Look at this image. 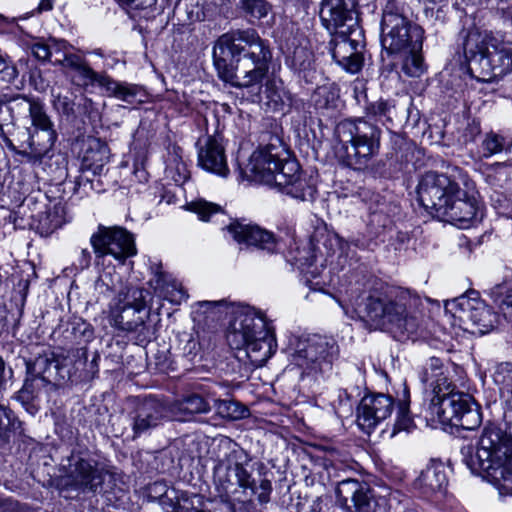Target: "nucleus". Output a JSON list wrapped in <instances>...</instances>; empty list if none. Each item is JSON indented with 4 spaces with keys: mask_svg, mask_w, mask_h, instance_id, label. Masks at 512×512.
Wrapping results in <instances>:
<instances>
[{
    "mask_svg": "<svg viewBox=\"0 0 512 512\" xmlns=\"http://www.w3.org/2000/svg\"><path fill=\"white\" fill-rule=\"evenodd\" d=\"M271 59L268 42L253 28L231 29L217 39L213 48L219 78L236 88L261 84Z\"/></svg>",
    "mask_w": 512,
    "mask_h": 512,
    "instance_id": "1",
    "label": "nucleus"
},
{
    "mask_svg": "<svg viewBox=\"0 0 512 512\" xmlns=\"http://www.w3.org/2000/svg\"><path fill=\"white\" fill-rule=\"evenodd\" d=\"M352 305L360 320L399 338L416 334L424 322V299L401 286L359 295Z\"/></svg>",
    "mask_w": 512,
    "mask_h": 512,
    "instance_id": "2",
    "label": "nucleus"
},
{
    "mask_svg": "<svg viewBox=\"0 0 512 512\" xmlns=\"http://www.w3.org/2000/svg\"><path fill=\"white\" fill-rule=\"evenodd\" d=\"M282 128L271 124L269 131L260 136V146L253 152L246 171L257 182L274 185L278 190L292 198L312 201L317 192L312 179L303 174L299 163L288 158L283 143Z\"/></svg>",
    "mask_w": 512,
    "mask_h": 512,
    "instance_id": "3",
    "label": "nucleus"
},
{
    "mask_svg": "<svg viewBox=\"0 0 512 512\" xmlns=\"http://www.w3.org/2000/svg\"><path fill=\"white\" fill-rule=\"evenodd\" d=\"M461 455L473 474L490 478L501 495L512 496V442L501 428L486 425L476 447L463 446Z\"/></svg>",
    "mask_w": 512,
    "mask_h": 512,
    "instance_id": "4",
    "label": "nucleus"
},
{
    "mask_svg": "<svg viewBox=\"0 0 512 512\" xmlns=\"http://www.w3.org/2000/svg\"><path fill=\"white\" fill-rule=\"evenodd\" d=\"M226 339L237 351V359H248L255 367L263 366L277 348L274 327L262 312L250 306L234 312Z\"/></svg>",
    "mask_w": 512,
    "mask_h": 512,
    "instance_id": "5",
    "label": "nucleus"
},
{
    "mask_svg": "<svg viewBox=\"0 0 512 512\" xmlns=\"http://www.w3.org/2000/svg\"><path fill=\"white\" fill-rule=\"evenodd\" d=\"M88 366L86 347L69 350L66 355L46 353L27 363V378L18 393L19 400L29 404L53 388L72 379Z\"/></svg>",
    "mask_w": 512,
    "mask_h": 512,
    "instance_id": "6",
    "label": "nucleus"
},
{
    "mask_svg": "<svg viewBox=\"0 0 512 512\" xmlns=\"http://www.w3.org/2000/svg\"><path fill=\"white\" fill-rule=\"evenodd\" d=\"M344 154L345 164L355 170L368 166L379 153L381 129L365 117L350 118L341 121L336 128Z\"/></svg>",
    "mask_w": 512,
    "mask_h": 512,
    "instance_id": "7",
    "label": "nucleus"
},
{
    "mask_svg": "<svg viewBox=\"0 0 512 512\" xmlns=\"http://www.w3.org/2000/svg\"><path fill=\"white\" fill-rule=\"evenodd\" d=\"M148 291L139 287H126L118 292L110 305L109 322L116 329L132 335L137 345L144 346L152 339V331L146 325L145 312Z\"/></svg>",
    "mask_w": 512,
    "mask_h": 512,
    "instance_id": "8",
    "label": "nucleus"
},
{
    "mask_svg": "<svg viewBox=\"0 0 512 512\" xmlns=\"http://www.w3.org/2000/svg\"><path fill=\"white\" fill-rule=\"evenodd\" d=\"M61 470L65 474L64 485L79 493H109L103 485L112 475L87 448H75L62 460Z\"/></svg>",
    "mask_w": 512,
    "mask_h": 512,
    "instance_id": "9",
    "label": "nucleus"
},
{
    "mask_svg": "<svg viewBox=\"0 0 512 512\" xmlns=\"http://www.w3.org/2000/svg\"><path fill=\"white\" fill-rule=\"evenodd\" d=\"M424 31L409 21L394 0H389L381 21V45L389 55H397L408 49H422Z\"/></svg>",
    "mask_w": 512,
    "mask_h": 512,
    "instance_id": "10",
    "label": "nucleus"
},
{
    "mask_svg": "<svg viewBox=\"0 0 512 512\" xmlns=\"http://www.w3.org/2000/svg\"><path fill=\"white\" fill-rule=\"evenodd\" d=\"M338 357L336 340L318 334L296 339L291 352L292 362L307 374L329 373Z\"/></svg>",
    "mask_w": 512,
    "mask_h": 512,
    "instance_id": "11",
    "label": "nucleus"
},
{
    "mask_svg": "<svg viewBox=\"0 0 512 512\" xmlns=\"http://www.w3.org/2000/svg\"><path fill=\"white\" fill-rule=\"evenodd\" d=\"M221 446L226 450L214 468V476L224 489L230 485H237L244 491L249 490L252 495L257 493L256 480L247 469L250 458L244 449L230 439L222 441Z\"/></svg>",
    "mask_w": 512,
    "mask_h": 512,
    "instance_id": "12",
    "label": "nucleus"
},
{
    "mask_svg": "<svg viewBox=\"0 0 512 512\" xmlns=\"http://www.w3.org/2000/svg\"><path fill=\"white\" fill-rule=\"evenodd\" d=\"M445 309L463 324H471L472 333L485 334L497 322V315L480 299L475 290L447 301Z\"/></svg>",
    "mask_w": 512,
    "mask_h": 512,
    "instance_id": "13",
    "label": "nucleus"
},
{
    "mask_svg": "<svg viewBox=\"0 0 512 512\" xmlns=\"http://www.w3.org/2000/svg\"><path fill=\"white\" fill-rule=\"evenodd\" d=\"M90 244L97 260L112 256L120 263H124L128 257L136 254L132 234L121 227L99 225L90 237Z\"/></svg>",
    "mask_w": 512,
    "mask_h": 512,
    "instance_id": "14",
    "label": "nucleus"
},
{
    "mask_svg": "<svg viewBox=\"0 0 512 512\" xmlns=\"http://www.w3.org/2000/svg\"><path fill=\"white\" fill-rule=\"evenodd\" d=\"M455 192L461 194L457 182L446 174L430 171L418 183L417 199L428 213L436 217Z\"/></svg>",
    "mask_w": 512,
    "mask_h": 512,
    "instance_id": "15",
    "label": "nucleus"
},
{
    "mask_svg": "<svg viewBox=\"0 0 512 512\" xmlns=\"http://www.w3.org/2000/svg\"><path fill=\"white\" fill-rule=\"evenodd\" d=\"M454 385L449 390L432 396L428 410L432 419L443 425L473 430L481 424L479 411H468L467 414L456 416Z\"/></svg>",
    "mask_w": 512,
    "mask_h": 512,
    "instance_id": "16",
    "label": "nucleus"
},
{
    "mask_svg": "<svg viewBox=\"0 0 512 512\" xmlns=\"http://www.w3.org/2000/svg\"><path fill=\"white\" fill-rule=\"evenodd\" d=\"M110 157V150L108 145L98 138L88 139L86 148L84 150L81 161V174L77 179L79 188H83L85 192L87 189L100 192V181H96L90 177L101 175L105 165L108 163Z\"/></svg>",
    "mask_w": 512,
    "mask_h": 512,
    "instance_id": "17",
    "label": "nucleus"
},
{
    "mask_svg": "<svg viewBox=\"0 0 512 512\" xmlns=\"http://www.w3.org/2000/svg\"><path fill=\"white\" fill-rule=\"evenodd\" d=\"M319 16L323 27L330 33L343 31L361 35L356 5L352 3L345 0H322Z\"/></svg>",
    "mask_w": 512,
    "mask_h": 512,
    "instance_id": "18",
    "label": "nucleus"
},
{
    "mask_svg": "<svg viewBox=\"0 0 512 512\" xmlns=\"http://www.w3.org/2000/svg\"><path fill=\"white\" fill-rule=\"evenodd\" d=\"M338 505L345 512H377L378 503L371 488L356 479H345L336 488Z\"/></svg>",
    "mask_w": 512,
    "mask_h": 512,
    "instance_id": "19",
    "label": "nucleus"
},
{
    "mask_svg": "<svg viewBox=\"0 0 512 512\" xmlns=\"http://www.w3.org/2000/svg\"><path fill=\"white\" fill-rule=\"evenodd\" d=\"M354 33L343 31L331 33L332 38L328 43V50L335 63L352 74L359 72L364 63V44L350 37Z\"/></svg>",
    "mask_w": 512,
    "mask_h": 512,
    "instance_id": "20",
    "label": "nucleus"
},
{
    "mask_svg": "<svg viewBox=\"0 0 512 512\" xmlns=\"http://www.w3.org/2000/svg\"><path fill=\"white\" fill-rule=\"evenodd\" d=\"M393 409L394 400L389 395H365L357 407V425L362 431L369 434L392 414Z\"/></svg>",
    "mask_w": 512,
    "mask_h": 512,
    "instance_id": "21",
    "label": "nucleus"
},
{
    "mask_svg": "<svg viewBox=\"0 0 512 512\" xmlns=\"http://www.w3.org/2000/svg\"><path fill=\"white\" fill-rule=\"evenodd\" d=\"M228 231L240 244L253 247L267 254H277L282 251V242L270 231L258 225L231 223Z\"/></svg>",
    "mask_w": 512,
    "mask_h": 512,
    "instance_id": "22",
    "label": "nucleus"
},
{
    "mask_svg": "<svg viewBox=\"0 0 512 512\" xmlns=\"http://www.w3.org/2000/svg\"><path fill=\"white\" fill-rule=\"evenodd\" d=\"M457 41L473 71L479 66V58L486 57L490 50L496 49L500 40L490 31L472 27L461 30Z\"/></svg>",
    "mask_w": 512,
    "mask_h": 512,
    "instance_id": "23",
    "label": "nucleus"
},
{
    "mask_svg": "<svg viewBox=\"0 0 512 512\" xmlns=\"http://www.w3.org/2000/svg\"><path fill=\"white\" fill-rule=\"evenodd\" d=\"M460 192L461 194L455 192L451 195L450 200L447 201L448 203L444 205L436 217L460 228H466L477 218L479 209L473 196H469L461 188Z\"/></svg>",
    "mask_w": 512,
    "mask_h": 512,
    "instance_id": "24",
    "label": "nucleus"
},
{
    "mask_svg": "<svg viewBox=\"0 0 512 512\" xmlns=\"http://www.w3.org/2000/svg\"><path fill=\"white\" fill-rule=\"evenodd\" d=\"M15 109L22 111L23 118L30 119L31 128L52 148L57 139V133L46 112L45 105L39 100L24 96V101L20 102V105H16Z\"/></svg>",
    "mask_w": 512,
    "mask_h": 512,
    "instance_id": "25",
    "label": "nucleus"
},
{
    "mask_svg": "<svg viewBox=\"0 0 512 512\" xmlns=\"http://www.w3.org/2000/svg\"><path fill=\"white\" fill-rule=\"evenodd\" d=\"M475 71L478 79L492 81L512 71V51L499 41L496 49L490 50L486 57L479 58V66Z\"/></svg>",
    "mask_w": 512,
    "mask_h": 512,
    "instance_id": "26",
    "label": "nucleus"
},
{
    "mask_svg": "<svg viewBox=\"0 0 512 512\" xmlns=\"http://www.w3.org/2000/svg\"><path fill=\"white\" fill-rule=\"evenodd\" d=\"M198 164L204 170L226 178L229 175L225 149L215 136L198 142Z\"/></svg>",
    "mask_w": 512,
    "mask_h": 512,
    "instance_id": "27",
    "label": "nucleus"
},
{
    "mask_svg": "<svg viewBox=\"0 0 512 512\" xmlns=\"http://www.w3.org/2000/svg\"><path fill=\"white\" fill-rule=\"evenodd\" d=\"M150 271L152 277L149 280V285L154 290L156 296L172 304H180L188 297L181 283L171 274L164 271L160 262L152 263Z\"/></svg>",
    "mask_w": 512,
    "mask_h": 512,
    "instance_id": "28",
    "label": "nucleus"
},
{
    "mask_svg": "<svg viewBox=\"0 0 512 512\" xmlns=\"http://www.w3.org/2000/svg\"><path fill=\"white\" fill-rule=\"evenodd\" d=\"M166 407L159 400L149 397L134 411L132 430L134 436H140L156 428L166 417Z\"/></svg>",
    "mask_w": 512,
    "mask_h": 512,
    "instance_id": "29",
    "label": "nucleus"
},
{
    "mask_svg": "<svg viewBox=\"0 0 512 512\" xmlns=\"http://www.w3.org/2000/svg\"><path fill=\"white\" fill-rule=\"evenodd\" d=\"M12 135L20 147L19 155L25 157L28 162H40L52 149L31 127H18Z\"/></svg>",
    "mask_w": 512,
    "mask_h": 512,
    "instance_id": "30",
    "label": "nucleus"
},
{
    "mask_svg": "<svg viewBox=\"0 0 512 512\" xmlns=\"http://www.w3.org/2000/svg\"><path fill=\"white\" fill-rule=\"evenodd\" d=\"M448 485L446 468L440 462H432L418 476L414 482L415 489L425 497L442 495Z\"/></svg>",
    "mask_w": 512,
    "mask_h": 512,
    "instance_id": "31",
    "label": "nucleus"
},
{
    "mask_svg": "<svg viewBox=\"0 0 512 512\" xmlns=\"http://www.w3.org/2000/svg\"><path fill=\"white\" fill-rule=\"evenodd\" d=\"M419 379L425 390L430 389L432 396L452 387V383L448 382L444 374L442 361L436 357H431L426 361L419 372Z\"/></svg>",
    "mask_w": 512,
    "mask_h": 512,
    "instance_id": "32",
    "label": "nucleus"
},
{
    "mask_svg": "<svg viewBox=\"0 0 512 512\" xmlns=\"http://www.w3.org/2000/svg\"><path fill=\"white\" fill-rule=\"evenodd\" d=\"M173 418L177 421H191L196 415L207 414L211 411L209 402L199 394H189L170 406Z\"/></svg>",
    "mask_w": 512,
    "mask_h": 512,
    "instance_id": "33",
    "label": "nucleus"
},
{
    "mask_svg": "<svg viewBox=\"0 0 512 512\" xmlns=\"http://www.w3.org/2000/svg\"><path fill=\"white\" fill-rule=\"evenodd\" d=\"M100 87L105 90L108 97H114L128 104L142 101L138 97L143 95V89L137 84L117 81L106 74Z\"/></svg>",
    "mask_w": 512,
    "mask_h": 512,
    "instance_id": "34",
    "label": "nucleus"
},
{
    "mask_svg": "<svg viewBox=\"0 0 512 512\" xmlns=\"http://www.w3.org/2000/svg\"><path fill=\"white\" fill-rule=\"evenodd\" d=\"M67 62V68L75 72V83L82 87L101 85L106 73H98L92 69L87 60L80 56H70Z\"/></svg>",
    "mask_w": 512,
    "mask_h": 512,
    "instance_id": "35",
    "label": "nucleus"
},
{
    "mask_svg": "<svg viewBox=\"0 0 512 512\" xmlns=\"http://www.w3.org/2000/svg\"><path fill=\"white\" fill-rule=\"evenodd\" d=\"M292 68L308 83H313L317 78L313 52L306 46L295 47L292 58Z\"/></svg>",
    "mask_w": 512,
    "mask_h": 512,
    "instance_id": "36",
    "label": "nucleus"
},
{
    "mask_svg": "<svg viewBox=\"0 0 512 512\" xmlns=\"http://www.w3.org/2000/svg\"><path fill=\"white\" fill-rule=\"evenodd\" d=\"M364 111L367 118L381 122L388 129L394 125L398 114L395 102L383 99L368 103Z\"/></svg>",
    "mask_w": 512,
    "mask_h": 512,
    "instance_id": "37",
    "label": "nucleus"
},
{
    "mask_svg": "<svg viewBox=\"0 0 512 512\" xmlns=\"http://www.w3.org/2000/svg\"><path fill=\"white\" fill-rule=\"evenodd\" d=\"M264 94L265 104L272 111L284 113L285 108L290 106V96L282 87V83H277L275 80L267 81Z\"/></svg>",
    "mask_w": 512,
    "mask_h": 512,
    "instance_id": "38",
    "label": "nucleus"
},
{
    "mask_svg": "<svg viewBox=\"0 0 512 512\" xmlns=\"http://www.w3.org/2000/svg\"><path fill=\"white\" fill-rule=\"evenodd\" d=\"M190 501L192 506H194V504L200 505L201 496L197 494H189L187 492L171 488L169 492L159 500L158 503L164 512H182L184 502Z\"/></svg>",
    "mask_w": 512,
    "mask_h": 512,
    "instance_id": "39",
    "label": "nucleus"
},
{
    "mask_svg": "<svg viewBox=\"0 0 512 512\" xmlns=\"http://www.w3.org/2000/svg\"><path fill=\"white\" fill-rule=\"evenodd\" d=\"M65 223L64 207L54 205L45 212L39 214L37 230L41 236H49Z\"/></svg>",
    "mask_w": 512,
    "mask_h": 512,
    "instance_id": "40",
    "label": "nucleus"
},
{
    "mask_svg": "<svg viewBox=\"0 0 512 512\" xmlns=\"http://www.w3.org/2000/svg\"><path fill=\"white\" fill-rule=\"evenodd\" d=\"M480 149L484 158H489L503 152L510 153L512 149V139L490 131L484 135Z\"/></svg>",
    "mask_w": 512,
    "mask_h": 512,
    "instance_id": "41",
    "label": "nucleus"
},
{
    "mask_svg": "<svg viewBox=\"0 0 512 512\" xmlns=\"http://www.w3.org/2000/svg\"><path fill=\"white\" fill-rule=\"evenodd\" d=\"M422 49H408L398 56L402 59V71L409 77H420L425 71L424 59L421 54Z\"/></svg>",
    "mask_w": 512,
    "mask_h": 512,
    "instance_id": "42",
    "label": "nucleus"
},
{
    "mask_svg": "<svg viewBox=\"0 0 512 512\" xmlns=\"http://www.w3.org/2000/svg\"><path fill=\"white\" fill-rule=\"evenodd\" d=\"M24 101V96L11 97L8 94L0 95V127L13 124L16 119L22 117V111L16 110V105Z\"/></svg>",
    "mask_w": 512,
    "mask_h": 512,
    "instance_id": "43",
    "label": "nucleus"
},
{
    "mask_svg": "<svg viewBox=\"0 0 512 512\" xmlns=\"http://www.w3.org/2000/svg\"><path fill=\"white\" fill-rule=\"evenodd\" d=\"M217 414L227 420H239L248 416L249 410L240 402L230 399L215 400Z\"/></svg>",
    "mask_w": 512,
    "mask_h": 512,
    "instance_id": "44",
    "label": "nucleus"
},
{
    "mask_svg": "<svg viewBox=\"0 0 512 512\" xmlns=\"http://www.w3.org/2000/svg\"><path fill=\"white\" fill-rule=\"evenodd\" d=\"M511 172V166L507 163H495L486 169L485 180L494 188H503L509 182Z\"/></svg>",
    "mask_w": 512,
    "mask_h": 512,
    "instance_id": "45",
    "label": "nucleus"
},
{
    "mask_svg": "<svg viewBox=\"0 0 512 512\" xmlns=\"http://www.w3.org/2000/svg\"><path fill=\"white\" fill-rule=\"evenodd\" d=\"M166 163L167 170L170 172L175 171L176 175H173V178L176 182H182L188 178L187 166L182 159V150L180 147H172V151H169Z\"/></svg>",
    "mask_w": 512,
    "mask_h": 512,
    "instance_id": "46",
    "label": "nucleus"
},
{
    "mask_svg": "<svg viewBox=\"0 0 512 512\" xmlns=\"http://www.w3.org/2000/svg\"><path fill=\"white\" fill-rule=\"evenodd\" d=\"M187 207L190 211L196 213L202 221H209L212 215L221 212L219 205L203 199L192 201L187 204Z\"/></svg>",
    "mask_w": 512,
    "mask_h": 512,
    "instance_id": "47",
    "label": "nucleus"
},
{
    "mask_svg": "<svg viewBox=\"0 0 512 512\" xmlns=\"http://www.w3.org/2000/svg\"><path fill=\"white\" fill-rule=\"evenodd\" d=\"M242 10L255 19L266 17L271 10V6L265 0H240Z\"/></svg>",
    "mask_w": 512,
    "mask_h": 512,
    "instance_id": "48",
    "label": "nucleus"
},
{
    "mask_svg": "<svg viewBox=\"0 0 512 512\" xmlns=\"http://www.w3.org/2000/svg\"><path fill=\"white\" fill-rule=\"evenodd\" d=\"M491 296L496 302L506 306L508 313L512 316V282L497 284L491 289Z\"/></svg>",
    "mask_w": 512,
    "mask_h": 512,
    "instance_id": "49",
    "label": "nucleus"
},
{
    "mask_svg": "<svg viewBox=\"0 0 512 512\" xmlns=\"http://www.w3.org/2000/svg\"><path fill=\"white\" fill-rule=\"evenodd\" d=\"M414 421L409 413L407 404H400L394 424L392 436L401 431H411L414 428Z\"/></svg>",
    "mask_w": 512,
    "mask_h": 512,
    "instance_id": "50",
    "label": "nucleus"
},
{
    "mask_svg": "<svg viewBox=\"0 0 512 512\" xmlns=\"http://www.w3.org/2000/svg\"><path fill=\"white\" fill-rule=\"evenodd\" d=\"M492 377L497 385L512 387V363L502 362L497 364Z\"/></svg>",
    "mask_w": 512,
    "mask_h": 512,
    "instance_id": "51",
    "label": "nucleus"
},
{
    "mask_svg": "<svg viewBox=\"0 0 512 512\" xmlns=\"http://www.w3.org/2000/svg\"><path fill=\"white\" fill-rule=\"evenodd\" d=\"M182 356L190 363H194L202 358L201 345L195 337L188 335L184 345L181 348Z\"/></svg>",
    "mask_w": 512,
    "mask_h": 512,
    "instance_id": "52",
    "label": "nucleus"
},
{
    "mask_svg": "<svg viewBox=\"0 0 512 512\" xmlns=\"http://www.w3.org/2000/svg\"><path fill=\"white\" fill-rule=\"evenodd\" d=\"M72 334L79 342L88 343L94 338V329L91 324L80 319L73 323Z\"/></svg>",
    "mask_w": 512,
    "mask_h": 512,
    "instance_id": "53",
    "label": "nucleus"
},
{
    "mask_svg": "<svg viewBox=\"0 0 512 512\" xmlns=\"http://www.w3.org/2000/svg\"><path fill=\"white\" fill-rule=\"evenodd\" d=\"M455 394V405L454 410H456V416H460L462 414H467L468 411H479L474 404L473 398L471 395L456 391L454 389Z\"/></svg>",
    "mask_w": 512,
    "mask_h": 512,
    "instance_id": "54",
    "label": "nucleus"
},
{
    "mask_svg": "<svg viewBox=\"0 0 512 512\" xmlns=\"http://www.w3.org/2000/svg\"><path fill=\"white\" fill-rule=\"evenodd\" d=\"M53 106L61 114L69 117L74 114V101L66 95L55 94L52 91Z\"/></svg>",
    "mask_w": 512,
    "mask_h": 512,
    "instance_id": "55",
    "label": "nucleus"
},
{
    "mask_svg": "<svg viewBox=\"0 0 512 512\" xmlns=\"http://www.w3.org/2000/svg\"><path fill=\"white\" fill-rule=\"evenodd\" d=\"M13 412L7 407L0 405V440L7 437V433L14 427Z\"/></svg>",
    "mask_w": 512,
    "mask_h": 512,
    "instance_id": "56",
    "label": "nucleus"
},
{
    "mask_svg": "<svg viewBox=\"0 0 512 512\" xmlns=\"http://www.w3.org/2000/svg\"><path fill=\"white\" fill-rule=\"evenodd\" d=\"M171 488L164 481H156L147 486V498L150 501H157L163 498Z\"/></svg>",
    "mask_w": 512,
    "mask_h": 512,
    "instance_id": "57",
    "label": "nucleus"
},
{
    "mask_svg": "<svg viewBox=\"0 0 512 512\" xmlns=\"http://www.w3.org/2000/svg\"><path fill=\"white\" fill-rule=\"evenodd\" d=\"M32 55L42 62L51 61V52H49L48 41L38 40L30 45Z\"/></svg>",
    "mask_w": 512,
    "mask_h": 512,
    "instance_id": "58",
    "label": "nucleus"
},
{
    "mask_svg": "<svg viewBox=\"0 0 512 512\" xmlns=\"http://www.w3.org/2000/svg\"><path fill=\"white\" fill-rule=\"evenodd\" d=\"M272 492V483L269 479L263 478L257 486V498L261 504L268 503L270 501V494Z\"/></svg>",
    "mask_w": 512,
    "mask_h": 512,
    "instance_id": "59",
    "label": "nucleus"
},
{
    "mask_svg": "<svg viewBox=\"0 0 512 512\" xmlns=\"http://www.w3.org/2000/svg\"><path fill=\"white\" fill-rule=\"evenodd\" d=\"M298 255L293 258L294 264H298L302 269L305 266L310 267L315 262V256L311 254L310 248L308 250H298Z\"/></svg>",
    "mask_w": 512,
    "mask_h": 512,
    "instance_id": "60",
    "label": "nucleus"
},
{
    "mask_svg": "<svg viewBox=\"0 0 512 512\" xmlns=\"http://www.w3.org/2000/svg\"><path fill=\"white\" fill-rule=\"evenodd\" d=\"M72 49H73V46L71 45L70 47L64 49V52H60V53H57L55 54L53 57H54V60H51L52 64L55 65V66H60L64 69L67 68V62H68V58L70 56H77L78 54L76 53H73L72 52Z\"/></svg>",
    "mask_w": 512,
    "mask_h": 512,
    "instance_id": "61",
    "label": "nucleus"
},
{
    "mask_svg": "<svg viewBox=\"0 0 512 512\" xmlns=\"http://www.w3.org/2000/svg\"><path fill=\"white\" fill-rule=\"evenodd\" d=\"M121 4L132 9H147L154 6L157 0H118Z\"/></svg>",
    "mask_w": 512,
    "mask_h": 512,
    "instance_id": "62",
    "label": "nucleus"
},
{
    "mask_svg": "<svg viewBox=\"0 0 512 512\" xmlns=\"http://www.w3.org/2000/svg\"><path fill=\"white\" fill-rule=\"evenodd\" d=\"M49 52H51V58L60 52H64V49L70 47L71 45L65 40H58L55 38H51L48 40Z\"/></svg>",
    "mask_w": 512,
    "mask_h": 512,
    "instance_id": "63",
    "label": "nucleus"
},
{
    "mask_svg": "<svg viewBox=\"0 0 512 512\" xmlns=\"http://www.w3.org/2000/svg\"><path fill=\"white\" fill-rule=\"evenodd\" d=\"M49 52H51V58L60 52H64V49L70 47L71 45L65 40H58L55 38H51L48 40Z\"/></svg>",
    "mask_w": 512,
    "mask_h": 512,
    "instance_id": "64",
    "label": "nucleus"
}]
</instances>
